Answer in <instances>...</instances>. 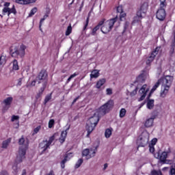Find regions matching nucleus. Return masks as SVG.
Instances as JSON below:
<instances>
[{"instance_id":"nucleus-1","label":"nucleus","mask_w":175,"mask_h":175,"mask_svg":"<svg viewBox=\"0 0 175 175\" xmlns=\"http://www.w3.org/2000/svg\"><path fill=\"white\" fill-rule=\"evenodd\" d=\"M47 72H46V70H42L40 72V73L36 78L38 84H42V87H41L40 90L38 91L36 99L42 96V94L44 92V90H46V87H47Z\"/></svg>"},{"instance_id":"nucleus-2","label":"nucleus","mask_w":175,"mask_h":175,"mask_svg":"<svg viewBox=\"0 0 175 175\" xmlns=\"http://www.w3.org/2000/svg\"><path fill=\"white\" fill-rule=\"evenodd\" d=\"M19 145L22 146L19 148L18 153L16 157L17 163H21L23 160L25 158V152L28 147V142L25 141V139L22 137L18 141Z\"/></svg>"},{"instance_id":"nucleus-3","label":"nucleus","mask_w":175,"mask_h":175,"mask_svg":"<svg viewBox=\"0 0 175 175\" xmlns=\"http://www.w3.org/2000/svg\"><path fill=\"white\" fill-rule=\"evenodd\" d=\"M170 155H174V158H175V150H173L170 146H168L165 148L164 151L161 154L158 152L154 154V157L156 159H159L160 162L166 163V159L168 157H170Z\"/></svg>"},{"instance_id":"nucleus-4","label":"nucleus","mask_w":175,"mask_h":175,"mask_svg":"<svg viewBox=\"0 0 175 175\" xmlns=\"http://www.w3.org/2000/svg\"><path fill=\"white\" fill-rule=\"evenodd\" d=\"M99 122V116L94 113V116L91 117L86 122V131H88L87 137H90L91 133L95 129L96 125Z\"/></svg>"},{"instance_id":"nucleus-5","label":"nucleus","mask_w":175,"mask_h":175,"mask_svg":"<svg viewBox=\"0 0 175 175\" xmlns=\"http://www.w3.org/2000/svg\"><path fill=\"white\" fill-rule=\"evenodd\" d=\"M172 83H173V77L172 76H166L163 80V87L160 93L161 98H165L167 95Z\"/></svg>"},{"instance_id":"nucleus-6","label":"nucleus","mask_w":175,"mask_h":175,"mask_svg":"<svg viewBox=\"0 0 175 175\" xmlns=\"http://www.w3.org/2000/svg\"><path fill=\"white\" fill-rule=\"evenodd\" d=\"M118 20V16H116V18L107 21L105 23L104 25L101 27V31L103 32V33H109V32H110L113 29L114 24L117 23Z\"/></svg>"},{"instance_id":"nucleus-7","label":"nucleus","mask_w":175,"mask_h":175,"mask_svg":"<svg viewBox=\"0 0 175 175\" xmlns=\"http://www.w3.org/2000/svg\"><path fill=\"white\" fill-rule=\"evenodd\" d=\"M150 135L147 132H143L137 139L138 147H146L148 144Z\"/></svg>"},{"instance_id":"nucleus-8","label":"nucleus","mask_w":175,"mask_h":175,"mask_svg":"<svg viewBox=\"0 0 175 175\" xmlns=\"http://www.w3.org/2000/svg\"><path fill=\"white\" fill-rule=\"evenodd\" d=\"M10 6V3H5L4 8H3L2 13L3 15L5 16L6 14H8V17L10 16V14H17V11L16 10V7L14 5L12 6V8H9Z\"/></svg>"},{"instance_id":"nucleus-9","label":"nucleus","mask_w":175,"mask_h":175,"mask_svg":"<svg viewBox=\"0 0 175 175\" xmlns=\"http://www.w3.org/2000/svg\"><path fill=\"white\" fill-rule=\"evenodd\" d=\"M113 107H114V101L113 100H109L105 104L100 107V111L103 114H106V113H109Z\"/></svg>"},{"instance_id":"nucleus-10","label":"nucleus","mask_w":175,"mask_h":175,"mask_svg":"<svg viewBox=\"0 0 175 175\" xmlns=\"http://www.w3.org/2000/svg\"><path fill=\"white\" fill-rule=\"evenodd\" d=\"M25 49H27V46L23 44L21 45L19 49H17V47H14V50H11L12 57H16V55L24 57L25 55Z\"/></svg>"},{"instance_id":"nucleus-11","label":"nucleus","mask_w":175,"mask_h":175,"mask_svg":"<svg viewBox=\"0 0 175 175\" xmlns=\"http://www.w3.org/2000/svg\"><path fill=\"white\" fill-rule=\"evenodd\" d=\"M13 103V97L10 96L6 98H5L2 102L1 105L3 106L2 108V112L6 113L10 109V106L12 105V103Z\"/></svg>"},{"instance_id":"nucleus-12","label":"nucleus","mask_w":175,"mask_h":175,"mask_svg":"<svg viewBox=\"0 0 175 175\" xmlns=\"http://www.w3.org/2000/svg\"><path fill=\"white\" fill-rule=\"evenodd\" d=\"M97 151L98 146H96L94 148H86L82 152V155L83 157H87L88 159H90V158H94V157H95V154H96Z\"/></svg>"},{"instance_id":"nucleus-13","label":"nucleus","mask_w":175,"mask_h":175,"mask_svg":"<svg viewBox=\"0 0 175 175\" xmlns=\"http://www.w3.org/2000/svg\"><path fill=\"white\" fill-rule=\"evenodd\" d=\"M159 50H161V47H157L155 50H154L151 53L150 55L147 57V59L146 62V65H151V62H152V61L155 59V57L158 55V53H159Z\"/></svg>"},{"instance_id":"nucleus-14","label":"nucleus","mask_w":175,"mask_h":175,"mask_svg":"<svg viewBox=\"0 0 175 175\" xmlns=\"http://www.w3.org/2000/svg\"><path fill=\"white\" fill-rule=\"evenodd\" d=\"M150 91V88H147L146 85H144L139 91V94L141 95V97L138 99L139 102H142V100H144L147 93Z\"/></svg>"},{"instance_id":"nucleus-15","label":"nucleus","mask_w":175,"mask_h":175,"mask_svg":"<svg viewBox=\"0 0 175 175\" xmlns=\"http://www.w3.org/2000/svg\"><path fill=\"white\" fill-rule=\"evenodd\" d=\"M156 17L160 21H163L166 18V11H165V8L160 7V9L157 12Z\"/></svg>"},{"instance_id":"nucleus-16","label":"nucleus","mask_w":175,"mask_h":175,"mask_svg":"<svg viewBox=\"0 0 175 175\" xmlns=\"http://www.w3.org/2000/svg\"><path fill=\"white\" fill-rule=\"evenodd\" d=\"M147 10H148V3L147 2H144L139 10L137 11L138 12V16H146V13H147Z\"/></svg>"},{"instance_id":"nucleus-17","label":"nucleus","mask_w":175,"mask_h":175,"mask_svg":"<svg viewBox=\"0 0 175 175\" xmlns=\"http://www.w3.org/2000/svg\"><path fill=\"white\" fill-rule=\"evenodd\" d=\"M73 157V154L72 152H69L65 154L64 159L61 162V167L62 169H65V163L70 159Z\"/></svg>"},{"instance_id":"nucleus-18","label":"nucleus","mask_w":175,"mask_h":175,"mask_svg":"<svg viewBox=\"0 0 175 175\" xmlns=\"http://www.w3.org/2000/svg\"><path fill=\"white\" fill-rule=\"evenodd\" d=\"M165 79V77L161 78V79H160L157 81V82L154 84V85L153 86V88L150 90V93L149 94V96H150L151 94H152V92H154V91H155L157 90V88H158L159 87V85H161V87H163V79Z\"/></svg>"},{"instance_id":"nucleus-19","label":"nucleus","mask_w":175,"mask_h":175,"mask_svg":"<svg viewBox=\"0 0 175 175\" xmlns=\"http://www.w3.org/2000/svg\"><path fill=\"white\" fill-rule=\"evenodd\" d=\"M48 147H50V145L49 144V142H47V140L43 141L39 145V148H40V150H42V151H46Z\"/></svg>"},{"instance_id":"nucleus-20","label":"nucleus","mask_w":175,"mask_h":175,"mask_svg":"<svg viewBox=\"0 0 175 175\" xmlns=\"http://www.w3.org/2000/svg\"><path fill=\"white\" fill-rule=\"evenodd\" d=\"M154 120H155V116H153L146 120V121L145 122L146 128H150V126H152V124H154Z\"/></svg>"},{"instance_id":"nucleus-21","label":"nucleus","mask_w":175,"mask_h":175,"mask_svg":"<svg viewBox=\"0 0 175 175\" xmlns=\"http://www.w3.org/2000/svg\"><path fill=\"white\" fill-rule=\"evenodd\" d=\"M69 129H67L66 131H62L61 133V136L59 137V142L60 143H64L65 142V139H66V136L68 135V131Z\"/></svg>"},{"instance_id":"nucleus-22","label":"nucleus","mask_w":175,"mask_h":175,"mask_svg":"<svg viewBox=\"0 0 175 175\" xmlns=\"http://www.w3.org/2000/svg\"><path fill=\"white\" fill-rule=\"evenodd\" d=\"M99 77V70H94L90 74V79H98Z\"/></svg>"},{"instance_id":"nucleus-23","label":"nucleus","mask_w":175,"mask_h":175,"mask_svg":"<svg viewBox=\"0 0 175 175\" xmlns=\"http://www.w3.org/2000/svg\"><path fill=\"white\" fill-rule=\"evenodd\" d=\"M106 83V79H101L99 81H97L96 83V88H100L103 84Z\"/></svg>"},{"instance_id":"nucleus-24","label":"nucleus","mask_w":175,"mask_h":175,"mask_svg":"<svg viewBox=\"0 0 175 175\" xmlns=\"http://www.w3.org/2000/svg\"><path fill=\"white\" fill-rule=\"evenodd\" d=\"M146 80V77L144 74H141L136 79L137 83H144Z\"/></svg>"},{"instance_id":"nucleus-25","label":"nucleus","mask_w":175,"mask_h":175,"mask_svg":"<svg viewBox=\"0 0 175 175\" xmlns=\"http://www.w3.org/2000/svg\"><path fill=\"white\" fill-rule=\"evenodd\" d=\"M16 3H19L20 5H28V3H31V0H16Z\"/></svg>"},{"instance_id":"nucleus-26","label":"nucleus","mask_w":175,"mask_h":175,"mask_svg":"<svg viewBox=\"0 0 175 175\" xmlns=\"http://www.w3.org/2000/svg\"><path fill=\"white\" fill-rule=\"evenodd\" d=\"M143 17H145L144 16H138V11L137 12V16L135 17H134L133 21V23H139V21H141L142 18H143Z\"/></svg>"},{"instance_id":"nucleus-27","label":"nucleus","mask_w":175,"mask_h":175,"mask_svg":"<svg viewBox=\"0 0 175 175\" xmlns=\"http://www.w3.org/2000/svg\"><path fill=\"white\" fill-rule=\"evenodd\" d=\"M10 144V139H6L2 142V148H8V146Z\"/></svg>"},{"instance_id":"nucleus-28","label":"nucleus","mask_w":175,"mask_h":175,"mask_svg":"<svg viewBox=\"0 0 175 175\" xmlns=\"http://www.w3.org/2000/svg\"><path fill=\"white\" fill-rule=\"evenodd\" d=\"M12 65L13 70H18V62L16 59L12 62Z\"/></svg>"},{"instance_id":"nucleus-29","label":"nucleus","mask_w":175,"mask_h":175,"mask_svg":"<svg viewBox=\"0 0 175 175\" xmlns=\"http://www.w3.org/2000/svg\"><path fill=\"white\" fill-rule=\"evenodd\" d=\"M147 107L150 110L154 107V100H149L147 103Z\"/></svg>"},{"instance_id":"nucleus-30","label":"nucleus","mask_w":175,"mask_h":175,"mask_svg":"<svg viewBox=\"0 0 175 175\" xmlns=\"http://www.w3.org/2000/svg\"><path fill=\"white\" fill-rule=\"evenodd\" d=\"M169 174L175 175V163L171 165Z\"/></svg>"},{"instance_id":"nucleus-31","label":"nucleus","mask_w":175,"mask_h":175,"mask_svg":"<svg viewBox=\"0 0 175 175\" xmlns=\"http://www.w3.org/2000/svg\"><path fill=\"white\" fill-rule=\"evenodd\" d=\"M126 114V109L122 108L120 111V118H124L125 117V115Z\"/></svg>"},{"instance_id":"nucleus-32","label":"nucleus","mask_w":175,"mask_h":175,"mask_svg":"<svg viewBox=\"0 0 175 175\" xmlns=\"http://www.w3.org/2000/svg\"><path fill=\"white\" fill-rule=\"evenodd\" d=\"M105 135L107 139H109V137L111 136V130L110 129H107L105 130Z\"/></svg>"},{"instance_id":"nucleus-33","label":"nucleus","mask_w":175,"mask_h":175,"mask_svg":"<svg viewBox=\"0 0 175 175\" xmlns=\"http://www.w3.org/2000/svg\"><path fill=\"white\" fill-rule=\"evenodd\" d=\"M83 159H79L75 164V169H79V167H80V166H81V165L83 164Z\"/></svg>"},{"instance_id":"nucleus-34","label":"nucleus","mask_w":175,"mask_h":175,"mask_svg":"<svg viewBox=\"0 0 175 175\" xmlns=\"http://www.w3.org/2000/svg\"><path fill=\"white\" fill-rule=\"evenodd\" d=\"M70 33H72V25H70L67 27V29L66 31V36H69V35H70Z\"/></svg>"},{"instance_id":"nucleus-35","label":"nucleus","mask_w":175,"mask_h":175,"mask_svg":"<svg viewBox=\"0 0 175 175\" xmlns=\"http://www.w3.org/2000/svg\"><path fill=\"white\" fill-rule=\"evenodd\" d=\"M6 63V57L4 55L0 57V66Z\"/></svg>"},{"instance_id":"nucleus-36","label":"nucleus","mask_w":175,"mask_h":175,"mask_svg":"<svg viewBox=\"0 0 175 175\" xmlns=\"http://www.w3.org/2000/svg\"><path fill=\"white\" fill-rule=\"evenodd\" d=\"M38 12V8H33L30 13L29 14V17H32V16H33V14H35V13H36Z\"/></svg>"},{"instance_id":"nucleus-37","label":"nucleus","mask_w":175,"mask_h":175,"mask_svg":"<svg viewBox=\"0 0 175 175\" xmlns=\"http://www.w3.org/2000/svg\"><path fill=\"white\" fill-rule=\"evenodd\" d=\"M54 140H55V134H54L53 135H52L50 138L49 140L47 141L48 144L50 146L51 144V143H53V142H54Z\"/></svg>"},{"instance_id":"nucleus-38","label":"nucleus","mask_w":175,"mask_h":175,"mask_svg":"<svg viewBox=\"0 0 175 175\" xmlns=\"http://www.w3.org/2000/svg\"><path fill=\"white\" fill-rule=\"evenodd\" d=\"M100 28L98 25L92 29V35L95 36L96 34V31Z\"/></svg>"},{"instance_id":"nucleus-39","label":"nucleus","mask_w":175,"mask_h":175,"mask_svg":"<svg viewBox=\"0 0 175 175\" xmlns=\"http://www.w3.org/2000/svg\"><path fill=\"white\" fill-rule=\"evenodd\" d=\"M151 175H162V172L153 170L151 172Z\"/></svg>"},{"instance_id":"nucleus-40","label":"nucleus","mask_w":175,"mask_h":175,"mask_svg":"<svg viewBox=\"0 0 175 175\" xmlns=\"http://www.w3.org/2000/svg\"><path fill=\"white\" fill-rule=\"evenodd\" d=\"M51 100V94L47 95L45 97L44 99V105H46V103H47L49 101Z\"/></svg>"},{"instance_id":"nucleus-41","label":"nucleus","mask_w":175,"mask_h":175,"mask_svg":"<svg viewBox=\"0 0 175 175\" xmlns=\"http://www.w3.org/2000/svg\"><path fill=\"white\" fill-rule=\"evenodd\" d=\"M160 7L161 8H165L166 7V0H160Z\"/></svg>"},{"instance_id":"nucleus-42","label":"nucleus","mask_w":175,"mask_h":175,"mask_svg":"<svg viewBox=\"0 0 175 175\" xmlns=\"http://www.w3.org/2000/svg\"><path fill=\"white\" fill-rule=\"evenodd\" d=\"M76 76H77V73H74V74L71 75L70 76V77L67 79V83H69V81H70V80H72V79H75V77H76Z\"/></svg>"},{"instance_id":"nucleus-43","label":"nucleus","mask_w":175,"mask_h":175,"mask_svg":"<svg viewBox=\"0 0 175 175\" xmlns=\"http://www.w3.org/2000/svg\"><path fill=\"white\" fill-rule=\"evenodd\" d=\"M88 23H90V17H88L86 19V23L85 24V26L83 27V31H85L87 29V27H88Z\"/></svg>"},{"instance_id":"nucleus-44","label":"nucleus","mask_w":175,"mask_h":175,"mask_svg":"<svg viewBox=\"0 0 175 175\" xmlns=\"http://www.w3.org/2000/svg\"><path fill=\"white\" fill-rule=\"evenodd\" d=\"M149 151H150V152H152V153H153L155 151L154 145H149Z\"/></svg>"},{"instance_id":"nucleus-45","label":"nucleus","mask_w":175,"mask_h":175,"mask_svg":"<svg viewBox=\"0 0 175 175\" xmlns=\"http://www.w3.org/2000/svg\"><path fill=\"white\" fill-rule=\"evenodd\" d=\"M137 90L138 88H136L131 94V96H135V95H136V94H137Z\"/></svg>"},{"instance_id":"nucleus-46","label":"nucleus","mask_w":175,"mask_h":175,"mask_svg":"<svg viewBox=\"0 0 175 175\" xmlns=\"http://www.w3.org/2000/svg\"><path fill=\"white\" fill-rule=\"evenodd\" d=\"M20 118V117L18 116H12V119L11 121L13 122L14 121H16V120H18Z\"/></svg>"},{"instance_id":"nucleus-47","label":"nucleus","mask_w":175,"mask_h":175,"mask_svg":"<svg viewBox=\"0 0 175 175\" xmlns=\"http://www.w3.org/2000/svg\"><path fill=\"white\" fill-rule=\"evenodd\" d=\"M53 125H54V120H49V128H53Z\"/></svg>"},{"instance_id":"nucleus-48","label":"nucleus","mask_w":175,"mask_h":175,"mask_svg":"<svg viewBox=\"0 0 175 175\" xmlns=\"http://www.w3.org/2000/svg\"><path fill=\"white\" fill-rule=\"evenodd\" d=\"M41 126H38L36 129H34L33 132L34 133H38V132H39L41 129Z\"/></svg>"},{"instance_id":"nucleus-49","label":"nucleus","mask_w":175,"mask_h":175,"mask_svg":"<svg viewBox=\"0 0 175 175\" xmlns=\"http://www.w3.org/2000/svg\"><path fill=\"white\" fill-rule=\"evenodd\" d=\"M107 95H111L113 94V90L111 88L107 89Z\"/></svg>"},{"instance_id":"nucleus-50","label":"nucleus","mask_w":175,"mask_h":175,"mask_svg":"<svg viewBox=\"0 0 175 175\" xmlns=\"http://www.w3.org/2000/svg\"><path fill=\"white\" fill-rule=\"evenodd\" d=\"M105 21H106V19H103L102 21H100L98 24L97 25L98 27H102V25H103Z\"/></svg>"},{"instance_id":"nucleus-51","label":"nucleus","mask_w":175,"mask_h":175,"mask_svg":"<svg viewBox=\"0 0 175 175\" xmlns=\"http://www.w3.org/2000/svg\"><path fill=\"white\" fill-rule=\"evenodd\" d=\"M117 12L118 13H122V6H118L117 8Z\"/></svg>"},{"instance_id":"nucleus-52","label":"nucleus","mask_w":175,"mask_h":175,"mask_svg":"<svg viewBox=\"0 0 175 175\" xmlns=\"http://www.w3.org/2000/svg\"><path fill=\"white\" fill-rule=\"evenodd\" d=\"M36 83H38V81H36V79L34 81H31V87H35Z\"/></svg>"},{"instance_id":"nucleus-53","label":"nucleus","mask_w":175,"mask_h":175,"mask_svg":"<svg viewBox=\"0 0 175 175\" xmlns=\"http://www.w3.org/2000/svg\"><path fill=\"white\" fill-rule=\"evenodd\" d=\"M21 84H23V78H20L18 80V83H17V85H21Z\"/></svg>"},{"instance_id":"nucleus-54","label":"nucleus","mask_w":175,"mask_h":175,"mask_svg":"<svg viewBox=\"0 0 175 175\" xmlns=\"http://www.w3.org/2000/svg\"><path fill=\"white\" fill-rule=\"evenodd\" d=\"M46 19L44 18H42L41 20H40V31H42V29H41V27H42V23H43V21H44Z\"/></svg>"},{"instance_id":"nucleus-55","label":"nucleus","mask_w":175,"mask_h":175,"mask_svg":"<svg viewBox=\"0 0 175 175\" xmlns=\"http://www.w3.org/2000/svg\"><path fill=\"white\" fill-rule=\"evenodd\" d=\"M46 19L44 18H42L41 20H40V31H42V29H41V27H42V23H43V21H44Z\"/></svg>"},{"instance_id":"nucleus-56","label":"nucleus","mask_w":175,"mask_h":175,"mask_svg":"<svg viewBox=\"0 0 175 175\" xmlns=\"http://www.w3.org/2000/svg\"><path fill=\"white\" fill-rule=\"evenodd\" d=\"M125 16H126V14L121 13L120 18V21H122V18H124Z\"/></svg>"},{"instance_id":"nucleus-57","label":"nucleus","mask_w":175,"mask_h":175,"mask_svg":"<svg viewBox=\"0 0 175 175\" xmlns=\"http://www.w3.org/2000/svg\"><path fill=\"white\" fill-rule=\"evenodd\" d=\"M129 27V22H126L124 23V29H126Z\"/></svg>"},{"instance_id":"nucleus-58","label":"nucleus","mask_w":175,"mask_h":175,"mask_svg":"<svg viewBox=\"0 0 175 175\" xmlns=\"http://www.w3.org/2000/svg\"><path fill=\"white\" fill-rule=\"evenodd\" d=\"M79 98H80L79 96L77 97L76 98H75L72 103V105H75V102H77V100H79Z\"/></svg>"},{"instance_id":"nucleus-59","label":"nucleus","mask_w":175,"mask_h":175,"mask_svg":"<svg viewBox=\"0 0 175 175\" xmlns=\"http://www.w3.org/2000/svg\"><path fill=\"white\" fill-rule=\"evenodd\" d=\"M0 175H8V172L2 171L1 172H0Z\"/></svg>"},{"instance_id":"nucleus-60","label":"nucleus","mask_w":175,"mask_h":175,"mask_svg":"<svg viewBox=\"0 0 175 175\" xmlns=\"http://www.w3.org/2000/svg\"><path fill=\"white\" fill-rule=\"evenodd\" d=\"M157 143V139H153L152 140V146H154V144Z\"/></svg>"},{"instance_id":"nucleus-61","label":"nucleus","mask_w":175,"mask_h":175,"mask_svg":"<svg viewBox=\"0 0 175 175\" xmlns=\"http://www.w3.org/2000/svg\"><path fill=\"white\" fill-rule=\"evenodd\" d=\"M47 175H55V174H54V171L51 170L49 172V173Z\"/></svg>"},{"instance_id":"nucleus-62","label":"nucleus","mask_w":175,"mask_h":175,"mask_svg":"<svg viewBox=\"0 0 175 175\" xmlns=\"http://www.w3.org/2000/svg\"><path fill=\"white\" fill-rule=\"evenodd\" d=\"M107 166H108L107 163L104 164L103 170H106V169H107Z\"/></svg>"},{"instance_id":"nucleus-63","label":"nucleus","mask_w":175,"mask_h":175,"mask_svg":"<svg viewBox=\"0 0 175 175\" xmlns=\"http://www.w3.org/2000/svg\"><path fill=\"white\" fill-rule=\"evenodd\" d=\"M22 175H27V170H23L22 172Z\"/></svg>"},{"instance_id":"nucleus-64","label":"nucleus","mask_w":175,"mask_h":175,"mask_svg":"<svg viewBox=\"0 0 175 175\" xmlns=\"http://www.w3.org/2000/svg\"><path fill=\"white\" fill-rule=\"evenodd\" d=\"M18 126H19V124H18V122H17L16 126H15V128L17 129V128H18Z\"/></svg>"}]
</instances>
